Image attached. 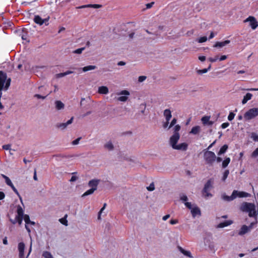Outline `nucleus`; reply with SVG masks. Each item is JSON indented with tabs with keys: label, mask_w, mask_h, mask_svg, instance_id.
<instances>
[{
	"label": "nucleus",
	"mask_w": 258,
	"mask_h": 258,
	"mask_svg": "<svg viewBox=\"0 0 258 258\" xmlns=\"http://www.w3.org/2000/svg\"><path fill=\"white\" fill-rule=\"evenodd\" d=\"M240 210L243 212H245L248 213V216L250 217H254L255 219V221L254 222H252L248 226L250 230H251L254 225H255L257 223V212L255 210V206L254 204L244 202L242 204L240 207Z\"/></svg>",
	"instance_id": "f257e3e1"
},
{
	"label": "nucleus",
	"mask_w": 258,
	"mask_h": 258,
	"mask_svg": "<svg viewBox=\"0 0 258 258\" xmlns=\"http://www.w3.org/2000/svg\"><path fill=\"white\" fill-rule=\"evenodd\" d=\"M204 154V159L205 163L209 166H212L215 162L216 154L214 152L207 150L203 151Z\"/></svg>",
	"instance_id": "f03ea898"
},
{
	"label": "nucleus",
	"mask_w": 258,
	"mask_h": 258,
	"mask_svg": "<svg viewBox=\"0 0 258 258\" xmlns=\"http://www.w3.org/2000/svg\"><path fill=\"white\" fill-rule=\"evenodd\" d=\"M7 75L3 71H0V92L3 88L7 90L10 85L11 79H7Z\"/></svg>",
	"instance_id": "7ed1b4c3"
},
{
	"label": "nucleus",
	"mask_w": 258,
	"mask_h": 258,
	"mask_svg": "<svg viewBox=\"0 0 258 258\" xmlns=\"http://www.w3.org/2000/svg\"><path fill=\"white\" fill-rule=\"evenodd\" d=\"M258 115V108H252L247 110L244 114L243 117L246 120H250Z\"/></svg>",
	"instance_id": "20e7f679"
},
{
	"label": "nucleus",
	"mask_w": 258,
	"mask_h": 258,
	"mask_svg": "<svg viewBox=\"0 0 258 258\" xmlns=\"http://www.w3.org/2000/svg\"><path fill=\"white\" fill-rule=\"evenodd\" d=\"M25 248V245L24 242H21L19 243L18 249L19 251V258H28L32 251V242H31L28 253L26 256L24 255V250Z\"/></svg>",
	"instance_id": "39448f33"
},
{
	"label": "nucleus",
	"mask_w": 258,
	"mask_h": 258,
	"mask_svg": "<svg viewBox=\"0 0 258 258\" xmlns=\"http://www.w3.org/2000/svg\"><path fill=\"white\" fill-rule=\"evenodd\" d=\"M212 187V182L211 179H209L205 184L203 190V194H205V197L206 198L211 197L212 195L209 192L210 189Z\"/></svg>",
	"instance_id": "423d86ee"
},
{
	"label": "nucleus",
	"mask_w": 258,
	"mask_h": 258,
	"mask_svg": "<svg viewBox=\"0 0 258 258\" xmlns=\"http://www.w3.org/2000/svg\"><path fill=\"white\" fill-rule=\"evenodd\" d=\"M49 17L47 18H45L44 19H42L39 16L37 15L35 16L34 18V21L35 23H36L37 24H39V25H42L43 24H45L46 26L48 25V21Z\"/></svg>",
	"instance_id": "0eeeda50"
},
{
	"label": "nucleus",
	"mask_w": 258,
	"mask_h": 258,
	"mask_svg": "<svg viewBox=\"0 0 258 258\" xmlns=\"http://www.w3.org/2000/svg\"><path fill=\"white\" fill-rule=\"evenodd\" d=\"M244 22H249V25L251 27L253 30L256 29L257 27V21H256L255 18L253 16H249L247 19H246Z\"/></svg>",
	"instance_id": "6e6552de"
},
{
	"label": "nucleus",
	"mask_w": 258,
	"mask_h": 258,
	"mask_svg": "<svg viewBox=\"0 0 258 258\" xmlns=\"http://www.w3.org/2000/svg\"><path fill=\"white\" fill-rule=\"evenodd\" d=\"M179 134H173L172 136H171L169 139V143L172 148H173L176 145L177 143L179 140Z\"/></svg>",
	"instance_id": "1a4fd4ad"
},
{
	"label": "nucleus",
	"mask_w": 258,
	"mask_h": 258,
	"mask_svg": "<svg viewBox=\"0 0 258 258\" xmlns=\"http://www.w3.org/2000/svg\"><path fill=\"white\" fill-rule=\"evenodd\" d=\"M118 95H123L125 96H120L117 98V100L121 102H125L128 99V96L130 95V92L127 90H122L119 92Z\"/></svg>",
	"instance_id": "9d476101"
},
{
	"label": "nucleus",
	"mask_w": 258,
	"mask_h": 258,
	"mask_svg": "<svg viewBox=\"0 0 258 258\" xmlns=\"http://www.w3.org/2000/svg\"><path fill=\"white\" fill-rule=\"evenodd\" d=\"M74 117H72L67 122L65 123H59L56 124V127L61 130H64L68 125L71 124L73 122Z\"/></svg>",
	"instance_id": "9b49d317"
},
{
	"label": "nucleus",
	"mask_w": 258,
	"mask_h": 258,
	"mask_svg": "<svg viewBox=\"0 0 258 258\" xmlns=\"http://www.w3.org/2000/svg\"><path fill=\"white\" fill-rule=\"evenodd\" d=\"M236 192H237V190H234L232 192L231 196H227L225 194H223L222 195V199L223 200L226 201H228V202L232 201L236 198V196H235V195H236L235 194Z\"/></svg>",
	"instance_id": "f8f14e48"
},
{
	"label": "nucleus",
	"mask_w": 258,
	"mask_h": 258,
	"mask_svg": "<svg viewBox=\"0 0 258 258\" xmlns=\"http://www.w3.org/2000/svg\"><path fill=\"white\" fill-rule=\"evenodd\" d=\"M100 182V179H92L89 181L88 186L89 187H91V188L95 189V190H96L97 188V186Z\"/></svg>",
	"instance_id": "ddd939ff"
},
{
	"label": "nucleus",
	"mask_w": 258,
	"mask_h": 258,
	"mask_svg": "<svg viewBox=\"0 0 258 258\" xmlns=\"http://www.w3.org/2000/svg\"><path fill=\"white\" fill-rule=\"evenodd\" d=\"M188 145L185 143H183L180 144L179 145H176L172 148L173 149L178 150H182V151H186L187 149Z\"/></svg>",
	"instance_id": "4468645a"
},
{
	"label": "nucleus",
	"mask_w": 258,
	"mask_h": 258,
	"mask_svg": "<svg viewBox=\"0 0 258 258\" xmlns=\"http://www.w3.org/2000/svg\"><path fill=\"white\" fill-rule=\"evenodd\" d=\"M24 219V221L26 223V224H25V228L27 231V232L29 233H30L31 232V229L30 228H29V227L28 226V225L29 224V223L30 222V218H29V215H24V216H23V218Z\"/></svg>",
	"instance_id": "2eb2a0df"
},
{
	"label": "nucleus",
	"mask_w": 258,
	"mask_h": 258,
	"mask_svg": "<svg viewBox=\"0 0 258 258\" xmlns=\"http://www.w3.org/2000/svg\"><path fill=\"white\" fill-rule=\"evenodd\" d=\"M250 231L249 228L246 225H243L238 232V235H243Z\"/></svg>",
	"instance_id": "dca6fc26"
},
{
	"label": "nucleus",
	"mask_w": 258,
	"mask_h": 258,
	"mask_svg": "<svg viewBox=\"0 0 258 258\" xmlns=\"http://www.w3.org/2000/svg\"><path fill=\"white\" fill-rule=\"evenodd\" d=\"M191 213L193 217H195L197 215H201V213L200 209L197 206H194L191 209Z\"/></svg>",
	"instance_id": "f3484780"
},
{
	"label": "nucleus",
	"mask_w": 258,
	"mask_h": 258,
	"mask_svg": "<svg viewBox=\"0 0 258 258\" xmlns=\"http://www.w3.org/2000/svg\"><path fill=\"white\" fill-rule=\"evenodd\" d=\"M233 223L232 221L231 220H227L224 222H221L219 223L217 226H216V228H224L225 227L228 226L229 225H230Z\"/></svg>",
	"instance_id": "a211bd4d"
},
{
	"label": "nucleus",
	"mask_w": 258,
	"mask_h": 258,
	"mask_svg": "<svg viewBox=\"0 0 258 258\" xmlns=\"http://www.w3.org/2000/svg\"><path fill=\"white\" fill-rule=\"evenodd\" d=\"M230 40H227L224 41L222 42H217L214 44V47H218V48H221L224 47V46L226 45L227 44H229L230 43Z\"/></svg>",
	"instance_id": "6ab92c4d"
},
{
	"label": "nucleus",
	"mask_w": 258,
	"mask_h": 258,
	"mask_svg": "<svg viewBox=\"0 0 258 258\" xmlns=\"http://www.w3.org/2000/svg\"><path fill=\"white\" fill-rule=\"evenodd\" d=\"M163 115L166 121H169L172 117L171 111L169 109H166L164 111Z\"/></svg>",
	"instance_id": "aec40b11"
},
{
	"label": "nucleus",
	"mask_w": 258,
	"mask_h": 258,
	"mask_svg": "<svg viewBox=\"0 0 258 258\" xmlns=\"http://www.w3.org/2000/svg\"><path fill=\"white\" fill-rule=\"evenodd\" d=\"M54 104L57 110H61L64 107V104L61 101L56 100L55 101Z\"/></svg>",
	"instance_id": "412c9836"
},
{
	"label": "nucleus",
	"mask_w": 258,
	"mask_h": 258,
	"mask_svg": "<svg viewBox=\"0 0 258 258\" xmlns=\"http://www.w3.org/2000/svg\"><path fill=\"white\" fill-rule=\"evenodd\" d=\"M102 7L101 5L98 4H89L86 5H83L81 7H79V8H93L94 9H98Z\"/></svg>",
	"instance_id": "4be33fe9"
},
{
	"label": "nucleus",
	"mask_w": 258,
	"mask_h": 258,
	"mask_svg": "<svg viewBox=\"0 0 258 258\" xmlns=\"http://www.w3.org/2000/svg\"><path fill=\"white\" fill-rule=\"evenodd\" d=\"M109 92L108 89L106 86H101L98 88V93L101 94H107Z\"/></svg>",
	"instance_id": "5701e85b"
},
{
	"label": "nucleus",
	"mask_w": 258,
	"mask_h": 258,
	"mask_svg": "<svg viewBox=\"0 0 258 258\" xmlns=\"http://www.w3.org/2000/svg\"><path fill=\"white\" fill-rule=\"evenodd\" d=\"M235 196L236 198L238 197L239 198H243V197H248L250 196V194L244 192V191H238L237 190V192L235 194Z\"/></svg>",
	"instance_id": "b1692460"
},
{
	"label": "nucleus",
	"mask_w": 258,
	"mask_h": 258,
	"mask_svg": "<svg viewBox=\"0 0 258 258\" xmlns=\"http://www.w3.org/2000/svg\"><path fill=\"white\" fill-rule=\"evenodd\" d=\"M252 97V94L249 93H246L244 96L243 100H242V104H245L248 100H250Z\"/></svg>",
	"instance_id": "393cba45"
},
{
	"label": "nucleus",
	"mask_w": 258,
	"mask_h": 258,
	"mask_svg": "<svg viewBox=\"0 0 258 258\" xmlns=\"http://www.w3.org/2000/svg\"><path fill=\"white\" fill-rule=\"evenodd\" d=\"M200 130L201 128L199 126H195L191 128L189 133L193 135H197L200 133Z\"/></svg>",
	"instance_id": "a878e982"
},
{
	"label": "nucleus",
	"mask_w": 258,
	"mask_h": 258,
	"mask_svg": "<svg viewBox=\"0 0 258 258\" xmlns=\"http://www.w3.org/2000/svg\"><path fill=\"white\" fill-rule=\"evenodd\" d=\"M96 68V67L95 66L90 65L86 67H84L82 69H79V70L82 69L83 72H86L89 71L95 70Z\"/></svg>",
	"instance_id": "bb28decb"
},
{
	"label": "nucleus",
	"mask_w": 258,
	"mask_h": 258,
	"mask_svg": "<svg viewBox=\"0 0 258 258\" xmlns=\"http://www.w3.org/2000/svg\"><path fill=\"white\" fill-rule=\"evenodd\" d=\"M104 147L105 149H107L109 151H112L114 149V146L111 143V142L109 141L106 143Z\"/></svg>",
	"instance_id": "cd10ccee"
},
{
	"label": "nucleus",
	"mask_w": 258,
	"mask_h": 258,
	"mask_svg": "<svg viewBox=\"0 0 258 258\" xmlns=\"http://www.w3.org/2000/svg\"><path fill=\"white\" fill-rule=\"evenodd\" d=\"M211 68V64H210L208 68L204 69L202 70H197V73L199 75H202L203 74H205L208 72L209 70H210Z\"/></svg>",
	"instance_id": "c85d7f7f"
},
{
	"label": "nucleus",
	"mask_w": 258,
	"mask_h": 258,
	"mask_svg": "<svg viewBox=\"0 0 258 258\" xmlns=\"http://www.w3.org/2000/svg\"><path fill=\"white\" fill-rule=\"evenodd\" d=\"M228 145H223L220 149L218 153V155H221L224 153H225L228 149Z\"/></svg>",
	"instance_id": "c756f323"
},
{
	"label": "nucleus",
	"mask_w": 258,
	"mask_h": 258,
	"mask_svg": "<svg viewBox=\"0 0 258 258\" xmlns=\"http://www.w3.org/2000/svg\"><path fill=\"white\" fill-rule=\"evenodd\" d=\"M179 249L180 251L182 253H183L184 255L187 256L189 257H192V256L191 255V253L189 251L185 250L181 247H179Z\"/></svg>",
	"instance_id": "7c9ffc66"
},
{
	"label": "nucleus",
	"mask_w": 258,
	"mask_h": 258,
	"mask_svg": "<svg viewBox=\"0 0 258 258\" xmlns=\"http://www.w3.org/2000/svg\"><path fill=\"white\" fill-rule=\"evenodd\" d=\"M230 162V158L229 157H226L224 161L222 162V167L223 168H226Z\"/></svg>",
	"instance_id": "2f4dec72"
},
{
	"label": "nucleus",
	"mask_w": 258,
	"mask_h": 258,
	"mask_svg": "<svg viewBox=\"0 0 258 258\" xmlns=\"http://www.w3.org/2000/svg\"><path fill=\"white\" fill-rule=\"evenodd\" d=\"M17 214H18V215L17 216H19L20 217H23V216H24V211H23L22 208L20 206H19L17 208Z\"/></svg>",
	"instance_id": "473e14b6"
},
{
	"label": "nucleus",
	"mask_w": 258,
	"mask_h": 258,
	"mask_svg": "<svg viewBox=\"0 0 258 258\" xmlns=\"http://www.w3.org/2000/svg\"><path fill=\"white\" fill-rule=\"evenodd\" d=\"M181 127L179 124L175 125L173 128V134H179V131L180 130Z\"/></svg>",
	"instance_id": "72a5a7b5"
},
{
	"label": "nucleus",
	"mask_w": 258,
	"mask_h": 258,
	"mask_svg": "<svg viewBox=\"0 0 258 258\" xmlns=\"http://www.w3.org/2000/svg\"><path fill=\"white\" fill-rule=\"evenodd\" d=\"M42 256L44 258H53L51 253L50 252L47 251H44L42 253Z\"/></svg>",
	"instance_id": "f704fd0d"
},
{
	"label": "nucleus",
	"mask_w": 258,
	"mask_h": 258,
	"mask_svg": "<svg viewBox=\"0 0 258 258\" xmlns=\"http://www.w3.org/2000/svg\"><path fill=\"white\" fill-rule=\"evenodd\" d=\"M95 191V189L90 188L89 190L85 192L82 196V197H86L87 196L92 194Z\"/></svg>",
	"instance_id": "c9c22d12"
},
{
	"label": "nucleus",
	"mask_w": 258,
	"mask_h": 258,
	"mask_svg": "<svg viewBox=\"0 0 258 258\" xmlns=\"http://www.w3.org/2000/svg\"><path fill=\"white\" fill-rule=\"evenodd\" d=\"M210 117L208 116H205L203 117L201 119L202 123L204 125L208 124V121H209V120H210Z\"/></svg>",
	"instance_id": "e433bc0d"
},
{
	"label": "nucleus",
	"mask_w": 258,
	"mask_h": 258,
	"mask_svg": "<svg viewBox=\"0 0 258 258\" xmlns=\"http://www.w3.org/2000/svg\"><path fill=\"white\" fill-rule=\"evenodd\" d=\"M67 215H66L63 218H61L59 220L60 222L65 226L68 225V221L67 220Z\"/></svg>",
	"instance_id": "4c0bfd02"
},
{
	"label": "nucleus",
	"mask_w": 258,
	"mask_h": 258,
	"mask_svg": "<svg viewBox=\"0 0 258 258\" xmlns=\"http://www.w3.org/2000/svg\"><path fill=\"white\" fill-rule=\"evenodd\" d=\"M3 178L5 179L6 183L7 185L9 186L11 185V184L13 183L11 180V179L6 175H2Z\"/></svg>",
	"instance_id": "58836bf2"
},
{
	"label": "nucleus",
	"mask_w": 258,
	"mask_h": 258,
	"mask_svg": "<svg viewBox=\"0 0 258 258\" xmlns=\"http://www.w3.org/2000/svg\"><path fill=\"white\" fill-rule=\"evenodd\" d=\"M229 174V170H226L223 173V177L222 178V180L224 181L227 178L228 175Z\"/></svg>",
	"instance_id": "ea45409f"
},
{
	"label": "nucleus",
	"mask_w": 258,
	"mask_h": 258,
	"mask_svg": "<svg viewBox=\"0 0 258 258\" xmlns=\"http://www.w3.org/2000/svg\"><path fill=\"white\" fill-rule=\"evenodd\" d=\"M251 138L255 142H258V135L255 133H252L251 134Z\"/></svg>",
	"instance_id": "a19ab883"
},
{
	"label": "nucleus",
	"mask_w": 258,
	"mask_h": 258,
	"mask_svg": "<svg viewBox=\"0 0 258 258\" xmlns=\"http://www.w3.org/2000/svg\"><path fill=\"white\" fill-rule=\"evenodd\" d=\"M106 206V204L104 203L103 207L101 209V210H100V211L98 213V219H99V220L101 219V214L102 212H103V211L105 209Z\"/></svg>",
	"instance_id": "79ce46f5"
},
{
	"label": "nucleus",
	"mask_w": 258,
	"mask_h": 258,
	"mask_svg": "<svg viewBox=\"0 0 258 258\" xmlns=\"http://www.w3.org/2000/svg\"><path fill=\"white\" fill-rule=\"evenodd\" d=\"M177 122V119L175 118H173L172 121H171L169 126L168 129L171 128L172 126H173Z\"/></svg>",
	"instance_id": "37998d69"
},
{
	"label": "nucleus",
	"mask_w": 258,
	"mask_h": 258,
	"mask_svg": "<svg viewBox=\"0 0 258 258\" xmlns=\"http://www.w3.org/2000/svg\"><path fill=\"white\" fill-rule=\"evenodd\" d=\"M207 40V37L206 36H203L199 38L198 40L199 43L205 42Z\"/></svg>",
	"instance_id": "c03bdc74"
},
{
	"label": "nucleus",
	"mask_w": 258,
	"mask_h": 258,
	"mask_svg": "<svg viewBox=\"0 0 258 258\" xmlns=\"http://www.w3.org/2000/svg\"><path fill=\"white\" fill-rule=\"evenodd\" d=\"M180 199L182 202H186V201L188 200V198L186 195H185L184 194H182V195H180Z\"/></svg>",
	"instance_id": "a18cd8bd"
},
{
	"label": "nucleus",
	"mask_w": 258,
	"mask_h": 258,
	"mask_svg": "<svg viewBox=\"0 0 258 258\" xmlns=\"http://www.w3.org/2000/svg\"><path fill=\"white\" fill-rule=\"evenodd\" d=\"M85 47H82L80 48H78L76 49L73 51V53H77V54H81L82 53V51L85 49Z\"/></svg>",
	"instance_id": "49530a36"
},
{
	"label": "nucleus",
	"mask_w": 258,
	"mask_h": 258,
	"mask_svg": "<svg viewBox=\"0 0 258 258\" xmlns=\"http://www.w3.org/2000/svg\"><path fill=\"white\" fill-rule=\"evenodd\" d=\"M251 157L252 158H256L258 156V148H256L252 153L251 155Z\"/></svg>",
	"instance_id": "de8ad7c7"
},
{
	"label": "nucleus",
	"mask_w": 258,
	"mask_h": 258,
	"mask_svg": "<svg viewBox=\"0 0 258 258\" xmlns=\"http://www.w3.org/2000/svg\"><path fill=\"white\" fill-rule=\"evenodd\" d=\"M234 116H235V114L234 113L231 112H230V113L229 114V115L228 116V119L229 121H231L234 119Z\"/></svg>",
	"instance_id": "09e8293b"
},
{
	"label": "nucleus",
	"mask_w": 258,
	"mask_h": 258,
	"mask_svg": "<svg viewBox=\"0 0 258 258\" xmlns=\"http://www.w3.org/2000/svg\"><path fill=\"white\" fill-rule=\"evenodd\" d=\"M149 191H153L155 189V186L154 183H151L149 186L147 187Z\"/></svg>",
	"instance_id": "8fccbe9b"
},
{
	"label": "nucleus",
	"mask_w": 258,
	"mask_h": 258,
	"mask_svg": "<svg viewBox=\"0 0 258 258\" xmlns=\"http://www.w3.org/2000/svg\"><path fill=\"white\" fill-rule=\"evenodd\" d=\"M218 56H216L214 57H209L208 58V60L211 62H214L216 61L218 59Z\"/></svg>",
	"instance_id": "3c124183"
},
{
	"label": "nucleus",
	"mask_w": 258,
	"mask_h": 258,
	"mask_svg": "<svg viewBox=\"0 0 258 258\" xmlns=\"http://www.w3.org/2000/svg\"><path fill=\"white\" fill-rule=\"evenodd\" d=\"M23 218V217H20L19 216L16 217V221L19 223V225L22 224Z\"/></svg>",
	"instance_id": "603ef678"
},
{
	"label": "nucleus",
	"mask_w": 258,
	"mask_h": 258,
	"mask_svg": "<svg viewBox=\"0 0 258 258\" xmlns=\"http://www.w3.org/2000/svg\"><path fill=\"white\" fill-rule=\"evenodd\" d=\"M184 205L186 208L190 210H191L194 207H192V205H191V203L189 202H185Z\"/></svg>",
	"instance_id": "864d4df0"
},
{
	"label": "nucleus",
	"mask_w": 258,
	"mask_h": 258,
	"mask_svg": "<svg viewBox=\"0 0 258 258\" xmlns=\"http://www.w3.org/2000/svg\"><path fill=\"white\" fill-rule=\"evenodd\" d=\"M81 139V137H79L78 138H77V139L75 140L74 141H73L72 142V145H78L79 143V141H80V140Z\"/></svg>",
	"instance_id": "5fc2aeb1"
},
{
	"label": "nucleus",
	"mask_w": 258,
	"mask_h": 258,
	"mask_svg": "<svg viewBox=\"0 0 258 258\" xmlns=\"http://www.w3.org/2000/svg\"><path fill=\"white\" fill-rule=\"evenodd\" d=\"M13 190L14 191V192L19 197V199H20V200L21 201V202L22 203V197H21V196L20 195L18 190L15 188H14V189H13Z\"/></svg>",
	"instance_id": "6e6d98bb"
},
{
	"label": "nucleus",
	"mask_w": 258,
	"mask_h": 258,
	"mask_svg": "<svg viewBox=\"0 0 258 258\" xmlns=\"http://www.w3.org/2000/svg\"><path fill=\"white\" fill-rule=\"evenodd\" d=\"M169 223L171 225L176 224L178 223V220L177 219H171L170 220Z\"/></svg>",
	"instance_id": "4d7b16f0"
},
{
	"label": "nucleus",
	"mask_w": 258,
	"mask_h": 258,
	"mask_svg": "<svg viewBox=\"0 0 258 258\" xmlns=\"http://www.w3.org/2000/svg\"><path fill=\"white\" fill-rule=\"evenodd\" d=\"M146 79V77L144 76H141L138 78V81L139 82H142L144 81Z\"/></svg>",
	"instance_id": "13d9d810"
},
{
	"label": "nucleus",
	"mask_w": 258,
	"mask_h": 258,
	"mask_svg": "<svg viewBox=\"0 0 258 258\" xmlns=\"http://www.w3.org/2000/svg\"><path fill=\"white\" fill-rule=\"evenodd\" d=\"M34 97L38 98V99H44L46 98V96H43L39 94H35L34 95Z\"/></svg>",
	"instance_id": "bf43d9fd"
},
{
	"label": "nucleus",
	"mask_w": 258,
	"mask_h": 258,
	"mask_svg": "<svg viewBox=\"0 0 258 258\" xmlns=\"http://www.w3.org/2000/svg\"><path fill=\"white\" fill-rule=\"evenodd\" d=\"M229 125V123L228 122H224L221 124V127L222 128H225L227 127Z\"/></svg>",
	"instance_id": "052dcab7"
},
{
	"label": "nucleus",
	"mask_w": 258,
	"mask_h": 258,
	"mask_svg": "<svg viewBox=\"0 0 258 258\" xmlns=\"http://www.w3.org/2000/svg\"><path fill=\"white\" fill-rule=\"evenodd\" d=\"M64 76H66L65 74H64V73H59V74H57L56 75V77L57 78H61V77H64Z\"/></svg>",
	"instance_id": "680f3d73"
},
{
	"label": "nucleus",
	"mask_w": 258,
	"mask_h": 258,
	"mask_svg": "<svg viewBox=\"0 0 258 258\" xmlns=\"http://www.w3.org/2000/svg\"><path fill=\"white\" fill-rule=\"evenodd\" d=\"M154 4V2H151L150 3H148L147 4H146V8L147 9H150L151 8H152L153 6V5Z\"/></svg>",
	"instance_id": "e2e57ef3"
},
{
	"label": "nucleus",
	"mask_w": 258,
	"mask_h": 258,
	"mask_svg": "<svg viewBox=\"0 0 258 258\" xmlns=\"http://www.w3.org/2000/svg\"><path fill=\"white\" fill-rule=\"evenodd\" d=\"M10 145H5L3 146V148L5 150H10Z\"/></svg>",
	"instance_id": "0e129e2a"
},
{
	"label": "nucleus",
	"mask_w": 258,
	"mask_h": 258,
	"mask_svg": "<svg viewBox=\"0 0 258 258\" xmlns=\"http://www.w3.org/2000/svg\"><path fill=\"white\" fill-rule=\"evenodd\" d=\"M169 121H166V122L164 123L163 125V126L164 128H168V124H169Z\"/></svg>",
	"instance_id": "69168bd1"
},
{
	"label": "nucleus",
	"mask_w": 258,
	"mask_h": 258,
	"mask_svg": "<svg viewBox=\"0 0 258 258\" xmlns=\"http://www.w3.org/2000/svg\"><path fill=\"white\" fill-rule=\"evenodd\" d=\"M5 195L4 192H3L2 191H0V200L4 199L5 198Z\"/></svg>",
	"instance_id": "338daca9"
},
{
	"label": "nucleus",
	"mask_w": 258,
	"mask_h": 258,
	"mask_svg": "<svg viewBox=\"0 0 258 258\" xmlns=\"http://www.w3.org/2000/svg\"><path fill=\"white\" fill-rule=\"evenodd\" d=\"M227 56L225 55H222L219 59L220 61H222L227 58Z\"/></svg>",
	"instance_id": "774afa93"
}]
</instances>
